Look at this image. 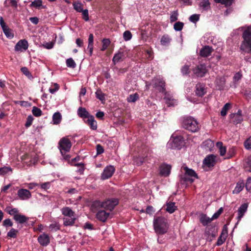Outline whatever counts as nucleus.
I'll return each mask as SVG.
<instances>
[{"label": "nucleus", "mask_w": 251, "mask_h": 251, "mask_svg": "<svg viewBox=\"0 0 251 251\" xmlns=\"http://www.w3.org/2000/svg\"><path fill=\"white\" fill-rule=\"evenodd\" d=\"M115 172V168L112 166H107L103 170L101 177L102 179H106L112 176Z\"/></svg>", "instance_id": "10"}, {"label": "nucleus", "mask_w": 251, "mask_h": 251, "mask_svg": "<svg viewBox=\"0 0 251 251\" xmlns=\"http://www.w3.org/2000/svg\"><path fill=\"white\" fill-rule=\"evenodd\" d=\"M225 237L224 235L221 234L220 236L218 237V239L217 240V242L216 243V245L217 246H221L225 242L226 237Z\"/></svg>", "instance_id": "54"}, {"label": "nucleus", "mask_w": 251, "mask_h": 251, "mask_svg": "<svg viewBox=\"0 0 251 251\" xmlns=\"http://www.w3.org/2000/svg\"><path fill=\"white\" fill-rule=\"evenodd\" d=\"M193 181V179L188 177V176L185 175H184V176H181L180 177V182L181 183L184 182H190V183H192Z\"/></svg>", "instance_id": "49"}, {"label": "nucleus", "mask_w": 251, "mask_h": 251, "mask_svg": "<svg viewBox=\"0 0 251 251\" xmlns=\"http://www.w3.org/2000/svg\"><path fill=\"white\" fill-rule=\"evenodd\" d=\"M18 230L14 228H11L10 230L7 233V237L10 238H15L17 237Z\"/></svg>", "instance_id": "42"}, {"label": "nucleus", "mask_w": 251, "mask_h": 251, "mask_svg": "<svg viewBox=\"0 0 251 251\" xmlns=\"http://www.w3.org/2000/svg\"><path fill=\"white\" fill-rule=\"evenodd\" d=\"M183 141L182 140L181 136L175 138L173 140V147H175L177 149H180L183 145Z\"/></svg>", "instance_id": "32"}, {"label": "nucleus", "mask_w": 251, "mask_h": 251, "mask_svg": "<svg viewBox=\"0 0 251 251\" xmlns=\"http://www.w3.org/2000/svg\"><path fill=\"white\" fill-rule=\"evenodd\" d=\"M245 169L247 171L251 172V155L247 159V165L245 166Z\"/></svg>", "instance_id": "59"}, {"label": "nucleus", "mask_w": 251, "mask_h": 251, "mask_svg": "<svg viewBox=\"0 0 251 251\" xmlns=\"http://www.w3.org/2000/svg\"><path fill=\"white\" fill-rule=\"evenodd\" d=\"M32 112L33 115L36 117H39L41 116L42 114L41 110L36 106L33 107Z\"/></svg>", "instance_id": "45"}, {"label": "nucleus", "mask_w": 251, "mask_h": 251, "mask_svg": "<svg viewBox=\"0 0 251 251\" xmlns=\"http://www.w3.org/2000/svg\"><path fill=\"white\" fill-rule=\"evenodd\" d=\"M83 4L78 1H75L73 3L74 8L77 12H80L82 11L83 9Z\"/></svg>", "instance_id": "39"}, {"label": "nucleus", "mask_w": 251, "mask_h": 251, "mask_svg": "<svg viewBox=\"0 0 251 251\" xmlns=\"http://www.w3.org/2000/svg\"><path fill=\"white\" fill-rule=\"evenodd\" d=\"M231 107V104L229 103H226L221 111V115L222 116H225L226 115L227 111Z\"/></svg>", "instance_id": "41"}, {"label": "nucleus", "mask_w": 251, "mask_h": 251, "mask_svg": "<svg viewBox=\"0 0 251 251\" xmlns=\"http://www.w3.org/2000/svg\"><path fill=\"white\" fill-rule=\"evenodd\" d=\"M177 209V207L175 205V202H169L166 204V210L169 213H174Z\"/></svg>", "instance_id": "31"}, {"label": "nucleus", "mask_w": 251, "mask_h": 251, "mask_svg": "<svg viewBox=\"0 0 251 251\" xmlns=\"http://www.w3.org/2000/svg\"><path fill=\"white\" fill-rule=\"evenodd\" d=\"M125 53L124 52L119 51L118 53L115 54L112 61L114 64L116 63L122 61L125 58Z\"/></svg>", "instance_id": "24"}, {"label": "nucleus", "mask_w": 251, "mask_h": 251, "mask_svg": "<svg viewBox=\"0 0 251 251\" xmlns=\"http://www.w3.org/2000/svg\"><path fill=\"white\" fill-rule=\"evenodd\" d=\"M95 94L96 97L98 99H99L100 100H104V94L100 90H97Z\"/></svg>", "instance_id": "53"}, {"label": "nucleus", "mask_w": 251, "mask_h": 251, "mask_svg": "<svg viewBox=\"0 0 251 251\" xmlns=\"http://www.w3.org/2000/svg\"><path fill=\"white\" fill-rule=\"evenodd\" d=\"M132 36V34L129 30H126L123 33V37L126 41L130 40L131 39Z\"/></svg>", "instance_id": "51"}, {"label": "nucleus", "mask_w": 251, "mask_h": 251, "mask_svg": "<svg viewBox=\"0 0 251 251\" xmlns=\"http://www.w3.org/2000/svg\"><path fill=\"white\" fill-rule=\"evenodd\" d=\"M178 16V13L177 10L174 11L170 16V19L171 23L175 22L177 21Z\"/></svg>", "instance_id": "48"}, {"label": "nucleus", "mask_w": 251, "mask_h": 251, "mask_svg": "<svg viewBox=\"0 0 251 251\" xmlns=\"http://www.w3.org/2000/svg\"><path fill=\"white\" fill-rule=\"evenodd\" d=\"M154 87L157 88L160 92L165 93V82L161 78H154L153 79Z\"/></svg>", "instance_id": "9"}, {"label": "nucleus", "mask_w": 251, "mask_h": 251, "mask_svg": "<svg viewBox=\"0 0 251 251\" xmlns=\"http://www.w3.org/2000/svg\"><path fill=\"white\" fill-rule=\"evenodd\" d=\"M243 41H251V26H248L242 34Z\"/></svg>", "instance_id": "23"}, {"label": "nucleus", "mask_w": 251, "mask_h": 251, "mask_svg": "<svg viewBox=\"0 0 251 251\" xmlns=\"http://www.w3.org/2000/svg\"><path fill=\"white\" fill-rule=\"evenodd\" d=\"M153 227L156 233L162 235L167 232L169 225L167 220L164 217H154L153 219Z\"/></svg>", "instance_id": "2"}, {"label": "nucleus", "mask_w": 251, "mask_h": 251, "mask_svg": "<svg viewBox=\"0 0 251 251\" xmlns=\"http://www.w3.org/2000/svg\"><path fill=\"white\" fill-rule=\"evenodd\" d=\"M17 194L19 198L23 200H27L31 197L29 191L27 189H21L18 191Z\"/></svg>", "instance_id": "13"}, {"label": "nucleus", "mask_w": 251, "mask_h": 251, "mask_svg": "<svg viewBox=\"0 0 251 251\" xmlns=\"http://www.w3.org/2000/svg\"><path fill=\"white\" fill-rule=\"evenodd\" d=\"M119 203V200L116 198L108 199L103 201V208L112 211Z\"/></svg>", "instance_id": "5"}, {"label": "nucleus", "mask_w": 251, "mask_h": 251, "mask_svg": "<svg viewBox=\"0 0 251 251\" xmlns=\"http://www.w3.org/2000/svg\"><path fill=\"white\" fill-rule=\"evenodd\" d=\"M28 44L25 39L20 40L15 45V50H21L22 49L25 50L28 49Z\"/></svg>", "instance_id": "12"}, {"label": "nucleus", "mask_w": 251, "mask_h": 251, "mask_svg": "<svg viewBox=\"0 0 251 251\" xmlns=\"http://www.w3.org/2000/svg\"><path fill=\"white\" fill-rule=\"evenodd\" d=\"M103 201L101 202L100 201H96L93 203L92 206L95 208H103Z\"/></svg>", "instance_id": "60"}, {"label": "nucleus", "mask_w": 251, "mask_h": 251, "mask_svg": "<svg viewBox=\"0 0 251 251\" xmlns=\"http://www.w3.org/2000/svg\"><path fill=\"white\" fill-rule=\"evenodd\" d=\"M229 116L231 122L236 125L240 124L243 120L242 116H239L233 113L231 114Z\"/></svg>", "instance_id": "28"}, {"label": "nucleus", "mask_w": 251, "mask_h": 251, "mask_svg": "<svg viewBox=\"0 0 251 251\" xmlns=\"http://www.w3.org/2000/svg\"><path fill=\"white\" fill-rule=\"evenodd\" d=\"M245 186L247 191L251 190V177L248 178Z\"/></svg>", "instance_id": "64"}, {"label": "nucleus", "mask_w": 251, "mask_h": 251, "mask_svg": "<svg viewBox=\"0 0 251 251\" xmlns=\"http://www.w3.org/2000/svg\"><path fill=\"white\" fill-rule=\"evenodd\" d=\"M216 156L213 154L207 155L203 160V163L208 167H213L216 164Z\"/></svg>", "instance_id": "11"}, {"label": "nucleus", "mask_w": 251, "mask_h": 251, "mask_svg": "<svg viewBox=\"0 0 251 251\" xmlns=\"http://www.w3.org/2000/svg\"><path fill=\"white\" fill-rule=\"evenodd\" d=\"M139 99V95L137 93L129 95L127 98V100L129 102H134Z\"/></svg>", "instance_id": "44"}, {"label": "nucleus", "mask_w": 251, "mask_h": 251, "mask_svg": "<svg viewBox=\"0 0 251 251\" xmlns=\"http://www.w3.org/2000/svg\"><path fill=\"white\" fill-rule=\"evenodd\" d=\"M66 65L68 67L75 68L76 67V64L72 58H69L66 60Z\"/></svg>", "instance_id": "46"}, {"label": "nucleus", "mask_w": 251, "mask_h": 251, "mask_svg": "<svg viewBox=\"0 0 251 251\" xmlns=\"http://www.w3.org/2000/svg\"><path fill=\"white\" fill-rule=\"evenodd\" d=\"M72 143L70 139L65 137L62 138L58 143V148L61 152V154H63V152L67 153L69 152L71 148Z\"/></svg>", "instance_id": "4"}, {"label": "nucleus", "mask_w": 251, "mask_h": 251, "mask_svg": "<svg viewBox=\"0 0 251 251\" xmlns=\"http://www.w3.org/2000/svg\"><path fill=\"white\" fill-rule=\"evenodd\" d=\"M190 21L192 23H196L200 19V15L199 14H193L191 15L189 18Z\"/></svg>", "instance_id": "55"}, {"label": "nucleus", "mask_w": 251, "mask_h": 251, "mask_svg": "<svg viewBox=\"0 0 251 251\" xmlns=\"http://www.w3.org/2000/svg\"><path fill=\"white\" fill-rule=\"evenodd\" d=\"M12 169L10 167H1V175H4L9 172H12Z\"/></svg>", "instance_id": "56"}, {"label": "nucleus", "mask_w": 251, "mask_h": 251, "mask_svg": "<svg viewBox=\"0 0 251 251\" xmlns=\"http://www.w3.org/2000/svg\"><path fill=\"white\" fill-rule=\"evenodd\" d=\"M13 219L17 223L21 224L26 222L28 220V217H26L25 215H23L20 214H15Z\"/></svg>", "instance_id": "22"}, {"label": "nucleus", "mask_w": 251, "mask_h": 251, "mask_svg": "<svg viewBox=\"0 0 251 251\" xmlns=\"http://www.w3.org/2000/svg\"><path fill=\"white\" fill-rule=\"evenodd\" d=\"M199 6L201 7L203 10L208 11L210 9V3L209 0H202L199 4Z\"/></svg>", "instance_id": "34"}, {"label": "nucleus", "mask_w": 251, "mask_h": 251, "mask_svg": "<svg viewBox=\"0 0 251 251\" xmlns=\"http://www.w3.org/2000/svg\"><path fill=\"white\" fill-rule=\"evenodd\" d=\"M223 207H221L220 208H219V209L216 213H215L213 214V215L212 217V219L214 220V219H217L219 217V216L221 214V213L223 212Z\"/></svg>", "instance_id": "62"}, {"label": "nucleus", "mask_w": 251, "mask_h": 251, "mask_svg": "<svg viewBox=\"0 0 251 251\" xmlns=\"http://www.w3.org/2000/svg\"><path fill=\"white\" fill-rule=\"evenodd\" d=\"M216 3L224 4L226 6H231L234 0H214Z\"/></svg>", "instance_id": "40"}, {"label": "nucleus", "mask_w": 251, "mask_h": 251, "mask_svg": "<svg viewBox=\"0 0 251 251\" xmlns=\"http://www.w3.org/2000/svg\"><path fill=\"white\" fill-rule=\"evenodd\" d=\"M184 170L185 171V175H187V176H190V177H194L195 178H198V176L196 173L192 169H189L187 166L183 167Z\"/></svg>", "instance_id": "30"}, {"label": "nucleus", "mask_w": 251, "mask_h": 251, "mask_svg": "<svg viewBox=\"0 0 251 251\" xmlns=\"http://www.w3.org/2000/svg\"><path fill=\"white\" fill-rule=\"evenodd\" d=\"M53 124L57 125L60 123L61 120V115L59 112H55L52 116Z\"/></svg>", "instance_id": "37"}, {"label": "nucleus", "mask_w": 251, "mask_h": 251, "mask_svg": "<svg viewBox=\"0 0 251 251\" xmlns=\"http://www.w3.org/2000/svg\"><path fill=\"white\" fill-rule=\"evenodd\" d=\"M244 146L246 149L251 150V136L245 141Z\"/></svg>", "instance_id": "61"}, {"label": "nucleus", "mask_w": 251, "mask_h": 251, "mask_svg": "<svg viewBox=\"0 0 251 251\" xmlns=\"http://www.w3.org/2000/svg\"><path fill=\"white\" fill-rule=\"evenodd\" d=\"M184 26V23L181 22H177L174 25V28L176 31H181Z\"/></svg>", "instance_id": "43"}, {"label": "nucleus", "mask_w": 251, "mask_h": 251, "mask_svg": "<svg viewBox=\"0 0 251 251\" xmlns=\"http://www.w3.org/2000/svg\"><path fill=\"white\" fill-rule=\"evenodd\" d=\"M213 51V49L211 47L205 46L201 50L200 54L202 57H206L210 55Z\"/></svg>", "instance_id": "16"}, {"label": "nucleus", "mask_w": 251, "mask_h": 251, "mask_svg": "<svg viewBox=\"0 0 251 251\" xmlns=\"http://www.w3.org/2000/svg\"><path fill=\"white\" fill-rule=\"evenodd\" d=\"M195 93L197 96L202 97L206 93L205 85L203 83H199L196 85Z\"/></svg>", "instance_id": "15"}, {"label": "nucleus", "mask_w": 251, "mask_h": 251, "mask_svg": "<svg viewBox=\"0 0 251 251\" xmlns=\"http://www.w3.org/2000/svg\"><path fill=\"white\" fill-rule=\"evenodd\" d=\"M248 208V205L246 203L242 204L238 210V219L240 221L243 217L244 213L246 212Z\"/></svg>", "instance_id": "25"}, {"label": "nucleus", "mask_w": 251, "mask_h": 251, "mask_svg": "<svg viewBox=\"0 0 251 251\" xmlns=\"http://www.w3.org/2000/svg\"><path fill=\"white\" fill-rule=\"evenodd\" d=\"M244 187V183L243 182H238L236 184V186L233 191V194H238L243 189Z\"/></svg>", "instance_id": "38"}, {"label": "nucleus", "mask_w": 251, "mask_h": 251, "mask_svg": "<svg viewBox=\"0 0 251 251\" xmlns=\"http://www.w3.org/2000/svg\"><path fill=\"white\" fill-rule=\"evenodd\" d=\"M102 46L101 49L102 51L105 50L110 44V41L109 39H103L102 41Z\"/></svg>", "instance_id": "47"}, {"label": "nucleus", "mask_w": 251, "mask_h": 251, "mask_svg": "<svg viewBox=\"0 0 251 251\" xmlns=\"http://www.w3.org/2000/svg\"><path fill=\"white\" fill-rule=\"evenodd\" d=\"M193 71L197 77H202L205 75L207 72V70L204 64H200L193 69Z\"/></svg>", "instance_id": "7"}, {"label": "nucleus", "mask_w": 251, "mask_h": 251, "mask_svg": "<svg viewBox=\"0 0 251 251\" xmlns=\"http://www.w3.org/2000/svg\"><path fill=\"white\" fill-rule=\"evenodd\" d=\"M213 219L207 217L205 214H201L200 215V221L203 226H205L210 223Z\"/></svg>", "instance_id": "29"}, {"label": "nucleus", "mask_w": 251, "mask_h": 251, "mask_svg": "<svg viewBox=\"0 0 251 251\" xmlns=\"http://www.w3.org/2000/svg\"><path fill=\"white\" fill-rule=\"evenodd\" d=\"M203 146L206 151H210L214 147V142L211 140L208 139L203 142Z\"/></svg>", "instance_id": "36"}, {"label": "nucleus", "mask_w": 251, "mask_h": 251, "mask_svg": "<svg viewBox=\"0 0 251 251\" xmlns=\"http://www.w3.org/2000/svg\"><path fill=\"white\" fill-rule=\"evenodd\" d=\"M80 12L82 14L83 19L85 21H88L89 19L88 10L87 9H85L83 10L82 11H81Z\"/></svg>", "instance_id": "63"}, {"label": "nucleus", "mask_w": 251, "mask_h": 251, "mask_svg": "<svg viewBox=\"0 0 251 251\" xmlns=\"http://www.w3.org/2000/svg\"><path fill=\"white\" fill-rule=\"evenodd\" d=\"M38 241L41 245L47 246L50 243V238L47 234L44 233L38 238Z\"/></svg>", "instance_id": "18"}, {"label": "nucleus", "mask_w": 251, "mask_h": 251, "mask_svg": "<svg viewBox=\"0 0 251 251\" xmlns=\"http://www.w3.org/2000/svg\"><path fill=\"white\" fill-rule=\"evenodd\" d=\"M183 128L192 132H196L200 129V125L197 121L191 116L183 117L181 121Z\"/></svg>", "instance_id": "1"}, {"label": "nucleus", "mask_w": 251, "mask_h": 251, "mask_svg": "<svg viewBox=\"0 0 251 251\" xmlns=\"http://www.w3.org/2000/svg\"><path fill=\"white\" fill-rule=\"evenodd\" d=\"M215 83L219 90H223L226 84L225 77L224 76L217 77L216 79Z\"/></svg>", "instance_id": "20"}, {"label": "nucleus", "mask_w": 251, "mask_h": 251, "mask_svg": "<svg viewBox=\"0 0 251 251\" xmlns=\"http://www.w3.org/2000/svg\"><path fill=\"white\" fill-rule=\"evenodd\" d=\"M1 28L7 38L11 39L14 37L13 30L6 25L2 17H1Z\"/></svg>", "instance_id": "6"}, {"label": "nucleus", "mask_w": 251, "mask_h": 251, "mask_svg": "<svg viewBox=\"0 0 251 251\" xmlns=\"http://www.w3.org/2000/svg\"><path fill=\"white\" fill-rule=\"evenodd\" d=\"M109 216V213L106 212L104 210H100L96 214L97 218L102 222H105Z\"/></svg>", "instance_id": "19"}, {"label": "nucleus", "mask_w": 251, "mask_h": 251, "mask_svg": "<svg viewBox=\"0 0 251 251\" xmlns=\"http://www.w3.org/2000/svg\"><path fill=\"white\" fill-rule=\"evenodd\" d=\"M240 49L241 50L246 52H251V41H242L240 45Z\"/></svg>", "instance_id": "17"}, {"label": "nucleus", "mask_w": 251, "mask_h": 251, "mask_svg": "<svg viewBox=\"0 0 251 251\" xmlns=\"http://www.w3.org/2000/svg\"><path fill=\"white\" fill-rule=\"evenodd\" d=\"M164 99L169 106H174L176 103V100L173 99L170 95H167L166 93Z\"/></svg>", "instance_id": "27"}, {"label": "nucleus", "mask_w": 251, "mask_h": 251, "mask_svg": "<svg viewBox=\"0 0 251 251\" xmlns=\"http://www.w3.org/2000/svg\"><path fill=\"white\" fill-rule=\"evenodd\" d=\"M171 166L170 165L164 164L160 166V175L162 176H167L170 174Z\"/></svg>", "instance_id": "14"}, {"label": "nucleus", "mask_w": 251, "mask_h": 251, "mask_svg": "<svg viewBox=\"0 0 251 251\" xmlns=\"http://www.w3.org/2000/svg\"><path fill=\"white\" fill-rule=\"evenodd\" d=\"M87 124L90 126V128L92 130H96L97 128V124L96 121L95 120L94 117L92 115L89 117L87 121Z\"/></svg>", "instance_id": "33"}, {"label": "nucleus", "mask_w": 251, "mask_h": 251, "mask_svg": "<svg viewBox=\"0 0 251 251\" xmlns=\"http://www.w3.org/2000/svg\"><path fill=\"white\" fill-rule=\"evenodd\" d=\"M2 225L6 228H7L11 227L13 226V223L10 219H7L3 221Z\"/></svg>", "instance_id": "57"}, {"label": "nucleus", "mask_w": 251, "mask_h": 251, "mask_svg": "<svg viewBox=\"0 0 251 251\" xmlns=\"http://www.w3.org/2000/svg\"><path fill=\"white\" fill-rule=\"evenodd\" d=\"M181 72L183 75H186L190 73V66L188 65H185L181 69Z\"/></svg>", "instance_id": "50"}, {"label": "nucleus", "mask_w": 251, "mask_h": 251, "mask_svg": "<svg viewBox=\"0 0 251 251\" xmlns=\"http://www.w3.org/2000/svg\"><path fill=\"white\" fill-rule=\"evenodd\" d=\"M62 215L64 216L63 218V225L65 226H73L75 223L76 218L75 213L69 207H64L61 209Z\"/></svg>", "instance_id": "3"}, {"label": "nucleus", "mask_w": 251, "mask_h": 251, "mask_svg": "<svg viewBox=\"0 0 251 251\" xmlns=\"http://www.w3.org/2000/svg\"><path fill=\"white\" fill-rule=\"evenodd\" d=\"M223 144L222 142H218L216 143V146L219 149L220 154L221 156L225 155L226 151V147L223 146Z\"/></svg>", "instance_id": "35"}, {"label": "nucleus", "mask_w": 251, "mask_h": 251, "mask_svg": "<svg viewBox=\"0 0 251 251\" xmlns=\"http://www.w3.org/2000/svg\"><path fill=\"white\" fill-rule=\"evenodd\" d=\"M172 39L168 34L163 35L160 40L161 45L164 46H168L170 44Z\"/></svg>", "instance_id": "26"}, {"label": "nucleus", "mask_w": 251, "mask_h": 251, "mask_svg": "<svg viewBox=\"0 0 251 251\" xmlns=\"http://www.w3.org/2000/svg\"><path fill=\"white\" fill-rule=\"evenodd\" d=\"M49 228L51 230L57 231L60 229V225L57 223H53L50 225Z\"/></svg>", "instance_id": "58"}, {"label": "nucleus", "mask_w": 251, "mask_h": 251, "mask_svg": "<svg viewBox=\"0 0 251 251\" xmlns=\"http://www.w3.org/2000/svg\"><path fill=\"white\" fill-rule=\"evenodd\" d=\"M77 114L79 117L86 119L89 118L92 115H91L86 110V108L80 107L77 110Z\"/></svg>", "instance_id": "21"}, {"label": "nucleus", "mask_w": 251, "mask_h": 251, "mask_svg": "<svg viewBox=\"0 0 251 251\" xmlns=\"http://www.w3.org/2000/svg\"><path fill=\"white\" fill-rule=\"evenodd\" d=\"M217 234V230L215 229V227H209L206 228L204 236L207 241L209 242L211 241Z\"/></svg>", "instance_id": "8"}, {"label": "nucleus", "mask_w": 251, "mask_h": 251, "mask_svg": "<svg viewBox=\"0 0 251 251\" xmlns=\"http://www.w3.org/2000/svg\"><path fill=\"white\" fill-rule=\"evenodd\" d=\"M42 5V1L41 0H35L30 4L31 7L35 8H39Z\"/></svg>", "instance_id": "52"}]
</instances>
